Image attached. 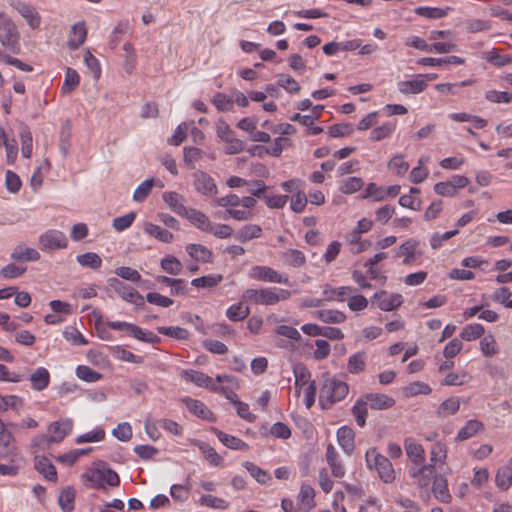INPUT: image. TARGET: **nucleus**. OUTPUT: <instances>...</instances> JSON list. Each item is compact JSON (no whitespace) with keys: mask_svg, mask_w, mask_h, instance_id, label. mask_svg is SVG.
Segmentation results:
<instances>
[{"mask_svg":"<svg viewBox=\"0 0 512 512\" xmlns=\"http://www.w3.org/2000/svg\"><path fill=\"white\" fill-rule=\"evenodd\" d=\"M291 292L286 289L267 287L260 289H247L242 294V300L251 302L256 305L271 306L276 305L280 301L288 300Z\"/></svg>","mask_w":512,"mask_h":512,"instance_id":"obj_1","label":"nucleus"},{"mask_svg":"<svg viewBox=\"0 0 512 512\" xmlns=\"http://www.w3.org/2000/svg\"><path fill=\"white\" fill-rule=\"evenodd\" d=\"M73 428L71 419H62L51 423L48 427V433L34 438L33 445L41 450L49 449L51 444L61 442Z\"/></svg>","mask_w":512,"mask_h":512,"instance_id":"obj_2","label":"nucleus"},{"mask_svg":"<svg viewBox=\"0 0 512 512\" xmlns=\"http://www.w3.org/2000/svg\"><path fill=\"white\" fill-rule=\"evenodd\" d=\"M349 392V386L337 378L326 379L320 389L319 403L323 409H330L332 406L343 400Z\"/></svg>","mask_w":512,"mask_h":512,"instance_id":"obj_3","label":"nucleus"},{"mask_svg":"<svg viewBox=\"0 0 512 512\" xmlns=\"http://www.w3.org/2000/svg\"><path fill=\"white\" fill-rule=\"evenodd\" d=\"M21 35L13 19L5 12H0V43L12 54L21 50Z\"/></svg>","mask_w":512,"mask_h":512,"instance_id":"obj_4","label":"nucleus"},{"mask_svg":"<svg viewBox=\"0 0 512 512\" xmlns=\"http://www.w3.org/2000/svg\"><path fill=\"white\" fill-rule=\"evenodd\" d=\"M367 467L372 470L375 469L379 478L386 484L394 482L396 475L390 460L380 454L376 448L369 449L365 454Z\"/></svg>","mask_w":512,"mask_h":512,"instance_id":"obj_5","label":"nucleus"},{"mask_svg":"<svg viewBox=\"0 0 512 512\" xmlns=\"http://www.w3.org/2000/svg\"><path fill=\"white\" fill-rule=\"evenodd\" d=\"M83 477L91 483L93 488H103L105 484L110 486H118L120 484L118 474L105 465L88 470Z\"/></svg>","mask_w":512,"mask_h":512,"instance_id":"obj_6","label":"nucleus"},{"mask_svg":"<svg viewBox=\"0 0 512 512\" xmlns=\"http://www.w3.org/2000/svg\"><path fill=\"white\" fill-rule=\"evenodd\" d=\"M107 284L112 288L124 301L141 307L145 304V298L133 287L123 283L118 278H109Z\"/></svg>","mask_w":512,"mask_h":512,"instance_id":"obj_7","label":"nucleus"},{"mask_svg":"<svg viewBox=\"0 0 512 512\" xmlns=\"http://www.w3.org/2000/svg\"><path fill=\"white\" fill-rule=\"evenodd\" d=\"M9 6L18 12L31 29H38L41 25V16L36 7L22 0H8Z\"/></svg>","mask_w":512,"mask_h":512,"instance_id":"obj_8","label":"nucleus"},{"mask_svg":"<svg viewBox=\"0 0 512 512\" xmlns=\"http://www.w3.org/2000/svg\"><path fill=\"white\" fill-rule=\"evenodd\" d=\"M248 276L251 279H254L257 281L278 283V284H288L289 283V277L287 275L281 274L269 266H261V265L253 266L249 270Z\"/></svg>","mask_w":512,"mask_h":512,"instance_id":"obj_9","label":"nucleus"},{"mask_svg":"<svg viewBox=\"0 0 512 512\" xmlns=\"http://www.w3.org/2000/svg\"><path fill=\"white\" fill-rule=\"evenodd\" d=\"M408 472L409 476L415 480L416 484L420 488L429 487L431 481L434 480L435 475H438L434 464H428L426 462L410 466Z\"/></svg>","mask_w":512,"mask_h":512,"instance_id":"obj_10","label":"nucleus"},{"mask_svg":"<svg viewBox=\"0 0 512 512\" xmlns=\"http://www.w3.org/2000/svg\"><path fill=\"white\" fill-rule=\"evenodd\" d=\"M39 248L43 251L64 249L68 245L65 234L59 230L50 229L39 236Z\"/></svg>","mask_w":512,"mask_h":512,"instance_id":"obj_11","label":"nucleus"},{"mask_svg":"<svg viewBox=\"0 0 512 512\" xmlns=\"http://www.w3.org/2000/svg\"><path fill=\"white\" fill-rule=\"evenodd\" d=\"M0 447L2 448L0 459L7 460L8 464H14L19 455L16 440L12 432L4 426L0 428Z\"/></svg>","mask_w":512,"mask_h":512,"instance_id":"obj_12","label":"nucleus"},{"mask_svg":"<svg viewBox=\"0 0 512 512\" xmlns=\"http://www.w3.org/2000/svg\"><path fill=\"white\" fill-rule=\"evenodd\" d=\"M193 178V186L198 193L204 196L217 194V185L209 174L203 171H196L193 174Z\"/></svg>","mask_w":512,"mask_h":512,"instance_id":"obj_13","label":"nucleus"},{"mask_svg":"<svg viewBox=\"0 0 512 512\" xmlns=\"http://www.w3.org/2000/svg\"><path fill=\"white\" fill-rule=\"evenodd\" d=\"M180 376L185 381L192 382L199 387H204L214 392H217L219 389V385H217L211 377L203 372L192 369L182 370Z\"/></svg>","mask_w":512,"mask_h":512,"instance_id":"obj_14","label":"nucleus"},{"mask_svg":"<svg viewBox=\"0 0 512 512\" xmlns=\"http://www.w3.org/2000/svg\"><path fill=\"white\" fill-rule=\"evenodd\" d=\"M373 301H377V306L382 311H392L403 302V297L400 294L388 295L384 290L376 292L373 296Z\"/></svg>","mask_w":512,"mask_h":512,"instance_id":"obj_15","label":"nucleus"},{"mask_svg":"<svg viewBox=\"0 0 512 512\" xmlns=\"http://www.w3.org/2000/svg\"><path fill=\"white\" fill-rule=\"evenodd\" d=\"M404 448L406 455L411 461L412 465L422 464L426 462V455L423 446L415 439L409 437L404 440Z\"/></svg>","mask_w":512,"mask_h":512,"instance_id":"obj_16","label":"nucleus"},{"mask_svg":"<svg viewBox=\"0 0 512 512\" xmlns=\"http://www.w3.org/2000/svg\"><path fill=\"white\" fill-rule=\"evenodd\" d=\"M420 242L416 239H409L400 245L397 256L404 257L403 264L409 265L422 255L419 250Z\"/></svg>","mask_w":512,"mask_h":512,"instance_id":"obj_17","label":"nucleus"},{"mask_svg":"<svg viewBox=\"0 0 512 512\" xmlns=\"http://www.w3.org/2000/svg\"><path fill=\"white\" fill-rule=\"evenodd\" d=\"M162 198L174 213L182 217H184L189 211V209L185 206L184 197L177 192H164Z\"/></svg>","mask_w":512,"mask_h":512,"instance_id":"obj_18","label":"nucleus"},{"mask_svg":"<svg viewBox=\"0 0 512 512\" xmlns=\"http://www.w3.org/2000/svg\"><path fill=\"white\" fill-rule=\"evenodd\" d=\"M368 405L373 410H387L395 405L394 398L380 393H367L364 395Z\"/></svg>","mask_w":512,"mask_h":512,"instance_id":"obj_19","label":"nucleus"},{"mask_svg":"<svg viewBox=\"0 0 512 512\" xmlns=\"http://www.w3.org/2000/svg\"><path fill=\"white\" fill-rule=\"evenodd\" d=\"M87 37V28L84 21H79L71 26L67 44L70 49H77Z\"/></svg>","mask_w":512,"mask_h":512,"instance_id":"obj_20","label":"nucleus"},{"mask_svg":"<svg viewBox=\"0 0 512 512\" xmlns=\"http://www.w3.org/2000/svg\"><path fill=\"white\" fill-rule=\"evenodd\" d=\"M183 402L185 403L189 412L195 416L207 421L215 420L213 413L203 402L192 398H186L183 400Z\"/></svg>","mask_w":512,"mask_h":512,"instance_id":"obj_21","label":"nucleus"},{"mask_svg":"<svg viewBox=\"0 0 512 512\" xmlns=\"http://www.w3.org/2000/svg\"><path fill=\"white\" fill-rule=\"evenodd\" d=\"M326 461L329 464L334 477L342 478L345 475V468L339 460V454L332 444L327 445Z\"/></svg>","mask_w":512,"mask_h":512,"instance_id":"obj_22","label":"nucleus"},{"mask_svg":"<svg viewBox=\"0 0 512 512\" xmlns=\"http://www.w3.org/2000/svg\"><path fill=\"white\" fill-rule=\"evenodd\" d=\"M397 85L398 90L405 95L418 94L426 88L425 79L419 75L410 80L399 81Z\"/></svg>","mask_w":512,"mask_h":512,"instance_id":"obj_23","label":"nucleus"},{"mask_svg":"<svg viewBox=\"0 0 512 512\" xmlns=\"http://www.w3.org/2000/svg\"><path fill=\"white\" fill-rule=\"evenodd\" d=\"M432 492L434 496L443 503H449L452 499L448 490L447 479L439 474L435 475L432 485Z\"/></svg>","mask_w":512,"mask_h":512,"instance_id":"obj_24","label":"nucleus"},{"mask_svg":"<svg viewBox=\"0 0 512 512\" xmlns=\"http://www.w3.org/2000/svg\"><path fill=\"white\" fill-rule=\"evenodd\" d=\"M354 431L347 427H340L337 431V440L344 452L350 455L354 451Z\"/></svg>","mask_w":512,"mask_h":512,"instance_id":"obj_25","label":"nucleus"},{"mask_svg":"<svg viewBox=\"0 0 512 512\" xmlns=\"http://www.w3.org/2000/svg\"><path fill=\"white\" fill-rule=\"evenodd\" d=\"M186 252L191 258L198 262L210 263L212 262L213 253L206 246L201 244H188L186 246Z\"/></svg>","mask_w":512,"mask_h":512,"instance_id":"obj_26","label":"nucleus"},{"mask_svg":"<svg viewBox=\"0 0 512 512\" xmlns=\"http://www.w3.org/2000/svg\"><path fill=\"white\" fill-rule=\"evenodd\" d=\"M198 229L208 232L211 229L212 222L203 212L190 208L184 216Z\"/></svg>","mask_w":512,"mask_h":512,"instance_id":"obj_27","label":"nucleus"},{"mask_svg":"<svg viewBox=\"0 0 512 512\" xmlns=\"http://www.w3.org/2000/svg\"><path fill=\"white\" fill-rule=\"evenodd\" d=\"M29 379L34 390L42 391L50 383V373L46 368L39 367L31 374Z\"/></svg>","mask_w":512,"mask_h":512,"instance_id":"obj_28","label":"nucleus"},{"mask_svg":"<svg viewBox=\"0 0 512 512\" xmlns=\"http://www.w3.org/2000/svg\"><path fill=\"white\" fill-rule=\"evenodd\" d=\"M11 258L15 261L34 262L40 259V254L33 248H29L24 245H17L11 253Z\"/></svg>","mask_w":512,"mask_h":512,"instance_id":"obj_29","label":"nucleus"},{"mask_svg":"<svg viewBox=\"0 0 512 512\" xmlns=\"http://www.w3.org/2000/svg\"><path fill=\"white\" fill-rule=\"evenodd\" d=\"M35 469L50 481L57 480L55 466L46 457H35Z\"/></svg>","mask_w":512,"mask_h":512,"instance_id":"obj_30","label":"nucleus"},{"mask_svg":"<svg viewBox=\"0 0 512 512\" xmlns=\"http://www.w3.org/2000/svg\"><path fill=\"white\" fill-rule=\"evenodd\" d=\"M214 433L216 434V436L218 437L219 441L225 445L226 447L230 448V449H233V450H247L248 449V444L244 441H242L241 439L235 437V436H232V435H229V434H226L216 428L213 429Z\"/></svg>","mask_w":512,"mask_h":512,"instance_id":"obj_31","label":"nucleus"},{"mask_svg":"<svg viewBox=\"0 0 512 512\" xmlns=\"http://www.w3.org/2000/svg\"><path fill=\"white\" fill-rule=\"evenodd\" d=\"M460 409V399L458 397H450L443 401L437 411L436 414L440 418H446L448 416L456 414Z\"/></svg>","mask_w":512,"mask_h":512,"instance_id":"obj_32","label":"nucleus"},{"mask_svg":"<svg viewBox=\"0 0 512 512\" xmlns=\"http://www.w3.org/2000/svg\"><path fill=\"white\" fill-rule=\"evenodd\" d=\"M353 288L350 286H342L338 288L331 287L330 285H326L323 290V295L325 296V300L327 301H339L342 302L346 299L348 293L352 292Z\"/></svg>","mask_w":512,"mask_h":512,"instance_id":"obj_33","label":"nucleus"},{"mask_svg":"<svg viewBox=\"0 0 512 512\" xmlns=\"http://www.w3.org/2000/svg\"><path fill=\"white\" fill-rule=\"evenodd\" d=\"M316 317L329 324H341L346 320V315L342 311L334 309L319 310L316 312Z\"/></svg>","mask_w":512,"mask_h":512,"instance_id":"obj_34","label":"nucleus"},{"mask_svg":"<svg viewBox=\"0 0 512 512\" xmlns=\"http://www.w3.org/2000/svg\"><path fill=\"white\" fill-rule=\"evenodd\" d=\"M368 407H369V405H368V402L366 401L364 395L361 396L359 399H357L354 406L352 407V414L355 418L356 423L360 427H364L366 424Z\"/></svg>","mask_w":512,"mask_h":512,"instance_id":"obj_35","label":"nucleus"},{"mask_svg":"<svg viewBox=\"0 0 512 512\" xmlns=\"http://www.w3.org/2000/svg\"><path fill=\"white\" fill-rule=\"evenodd\" d=\"M250 314L249 306L245 305L242 301L231 305L226 310V316L230 321L238 322L247 318Z\"/></svg>","mask_w":512,"mask_h":512,"instance_id":"obj_36","label":"nucleus"},{"mask_svg":"<svg viewBox=\"0 0 512 512\" xmlns=\"http://www.w3.org/2000/svg\"><path fill=\"white\" fill-rule=\"evenodd\" d=\"M144 231L148 235L156 238L157 240L163 243H170L174 238L173 234L170 231L152 223H146L144 226Z\"/></svg>","mask_w":512,"mask_h":512,"instance_id":"obj_37","label":"nucleus"},{"mask_svg":"<svg viewBox=\"0 0 512 512\" xmlns=\"http://www.w3.org/2000/svg\"><path fill=\"white\" fill-rule=\"evenodd\" d=\"M449 11H451L450 7L440 8V7H428L421 6L415 8V14L428 18V19H441L448 15Z\"/></svg>","mask_w":512,"mask_h":512,"instance_id":"obj_38","label":"nucleus"},{"mask_svg":"<svg viewBox=\"0 0 512 512\" xmlns=\"http://www.w3.org/2000/svg\"><path fill=\"white\" fill-rule=\"evenodd\" d=\"M262 235V228L259 225L249 224L243 226L235 234V238L240 242H246Z\"/></svg>","mask_w":512,"mask_h":512,"instance_id":"obj_39","label":"nucleus"},{"mask_svg":"<svg viewBox=\"0 0 512 512\" xmlns=\"http://www.w3.org/2000/svg\"><path fill=\"white\" fill-rule=\"evenodd\" d=\"M281 257L284 264L291 267H301L306 262L304 253L297 249H288Z\"/></svg>","mask_w":512,"mask_h":512,"instance_id":"obj_40","label":"nucleus"},{"mask_svg":"<svg viewBox=\"0 0 512 512\" xmlns=\"http://www.w3.org/2000/svg\"><path fill=\"white\" fill-rule=\"evenodd\" d=\"M366 368V353L358 352L348 359L347 369L351 374H359Z\"/></svg>","mask_w":512,"mask_h":512,"instance_id":"obj_41","label":"nucleus"},{"mask_svg":"<svg viewBox=\"0 0 512 512\" xmlns=\"http://www.w3.org/2000/svg\"><path fill=\"white\" fill-rule=\"evenodd\" d=\"M482 429L483 424L480 421L475 419L469 420L465 426L459 430L456 439L459 441L467 440Z\"/></svg>","mask_w":512,"mask_h":512,"instance_id":"obj_42","label":"nucleus"},{"mask_svg":"<svg viewBox=\"0 0 512 512\" xmlns=\"http://www.w3.org/2000/svg\"><path fill=\"white\" fill-rule=\"evenodd\" d=\"M447 458V447L441 442H436L432 445L430 450V461L428 464H434L436 468L437 464H445Z\"/></svg>","mask_w":512,"mask_h":512,"instance_id":"obj_43","label":"nucleus"},{"mask_svg":"<svg viewBox=\"0 0 512 512\" xmlns=\"http://www.w3.org/2000/svg\"><path fill=\"white\" fill-rule=\"evenodd\" d=\"M496 486L505 491L509 489L512 484V470L510 466L500 467L495 476Z\"/></svg>","mask_w":512,"mask_h":512,"instance_id":"obj_44","label":"nucleus"},{"mask_svg":"<svg viewBox=\"0 0 512 512\" xmlns=\"http://www.w3.org/2000/svg\"><path fill=\"white\" fill-rule=\"evenodd\" d=\"M431 391L432 390L430 386L424 382H413L403 387L402 389V393L406 398L414 397L421 394L428 395L431 393Z\"/></svg>","mask_w":512,"mask_h":512,"instance_id":"obj_45","label":"nucleus"},{"mask_svg":"<svg viewBox=\"0 0 512 512\" xmlns=\"http://www.w3.org/2000/svg\"><path fill=\"white\" fill-rule=\"evenodd\" d=\"M80 77L76 70L71 67L67 68L65 80L61 88L62 94H70L79 85Z\"/></svg>","mask_w":512,"mask_h":512,"instance_id":"obj_46","label":"nucleus"},{"mask_svg":"<svg viewBox=\"0 0 512 512\" xmlns=\"http://www.w3.org/2000/svg\"><path fill=\"white\" fill-rule=\"evenodd\" d=\"M223 280L221 274H211L195 278L191 281V285L196 288H213Z\"/></svg>","mask_w":512,"mask_h":512,"instance_id":"obj_47","label":"nucleus"},{"mask_svg":"<svg viewBox=\"0 0 512 512\" xmlns=\"http://www.w3.org/2000/svg\"><path fill=\"white\" fill-rule=\"evenodd\" d=\"M21 153L24 158H30L32 155L33 139L30 129L23 125L20 131Z\"/></svg>","mask_w":512,"mask_h":512,"instance_id":"obj_48","label":"nucleus"},{"mask_svg":"<svg viewBox=\"0 0 512 512\" xmlns=\"http://www.w3.org/2000/svg\"><path fill=\"white\" fill-rule=\"evenodd\" d=\"M77 262L83 267H89L91 269H98L101 267L102 259L94 252H87L80 254L76 258Z\"/></svg>","mask_w":512,"mask_h":512,"instance_id":"obj_49","label":"nucleus"},{"mask_svg":"<svg viewBox=\"0 0 512 512\" xmlns=\"http://www.w3.org/2000/svg\"><path fill=\"white\" fill-rule=\"evenodd\" d=\"M161 268L171 275H179L183 269L182 263L172 255H167L161 260Z\"/></svg>","mask_w":512,"mask_h":512,"instance_id":"obj_50","label":"nucleus"},{"mask_svg":"<svg viewBox=\"0 0 512 512\" xmlns=\"http://www.w3.org/2000/svg\"><path fill=\"white\" fill-rule=\"evenodd\" d=\"M484 333V327L481 324L474 323L465 326L460 333V337L465 341H473L482 337Z\"/></svg>","mask_w":512,"mask_h":512,"instance_id":"obj_51","label":"nucleus"},{"mask_svg":"<svg viewBox=\"0 0 512 512\" xmlns=\"http://www.w3.org/2000/svg\"><path fill=\"white\" fill-rule=\"evenodd\" d=\"M75 491L73 488L68 487L59 495L58 503L64 512H71L74 508Z\"/></svg>","mask_w":512,"mask_h":512,"instance_id":"obj_52","label":"nucleus"},{"mask_svg":"<svg viewBox=\"0 0 512 512\" xmlns=\"http://www.w3.org/2000/svg\"><path fill=\"white\" fill-rule=\"evenodd\" d=\"M76 375L79 379L89 383L97 382L102 378L101 373L93 370L92 368L86 365H79L76 368Z\"/></svg>","mask_w":512,"mask_h":512,"instance_id":"obj_53","label":"nucleus"},{"mask_svg":"<svg viewBox=\"0 0 512 512\" xmlns=\"http://www.w3.org/2000/svg\"><path fill=\"white\" fill-rule=\"evenodd\" d=\"M112 354L116 359L140 364L143 362V357L139 355H135L132 352L122 348L121 346H115L112 348Z\"/></svg>","mask_w":512,"mask_h":512,"instance_id":"obj_54","label":"nucleus"},{"mask_svg":"<svg viewBox=\"0 0 512 512\" xmlns=\"http://www.w3.org/2000/svg\"><path fill=\"white\" fill-rule=\"evenodd\" d=\"M480 349L486 357H492L499 352L495 338L491 334H488L481 339Z\"/></svg>","mask_w":512,"mask_h":512,"instance_id":"obj_55","label":"nucleus"},{"mask_svg":"<svg viewBox=\"0 0 512 512\" xmlns=\"http://www.w3.org/2000/svg\"><path fill=\"white\" fill-rule=\"evenodd\" d=\"M396 128L395 122H387L375 128L371 132V139L374 141H381L391 136Z\"/></svg>","mask_w":512,"mask_h":512,"instance_id":"obj_56","label":"nucleus"},{"mask_svg":"<svg viewBox=\"0 0 512 512\" xmlns=\"http://www.w3.org/2000/svg\"><path fill=\"white\" fill-rule=\"evenodd\" d=\"M157 331L162 335L178 340H185L189 336V332L186 329L178 326L158 327Z\"/></svg>","mask_w":512,"mask_h":512,"instance_id":"obj_57","label":"nucleus"},{"mask_svg":"<svg viewBox=\"0 0 512 512\" xmlns=\"http://www.w3.org/2000/svg\"><path fill=\"white\" fill-rule=\"evenodd\" d=\"M154 185V179L150 178L143 181L134 191L133 200L136 202H143L151 193Z\"/></svg>","mask_w":512,"mask_h":512,"instance_id":"obj_58","label":"nucleus"},{"mask_svg":"<svg viewBox=\"0 0 512 512\" xmlns=\"http://www.w3.org/2000/svg\"><path fill=\"white\" fill-rule=\"evenodd\" d=\"M364 182L360 177H349L342 181L340 191L344 194H352L359 191Z\"/></svg>","mask_w":512,"mask_h":512,"instance_id":"obj_59","label":"nucleus"},{"mask_svg":"<svg viewBox=\"0 0 512 512\" xmlns=\"http://www.w3.org/2000/svg\"><path fill=\"white\" fill-rule=\"evenodd\" d=\"M135 218H136V213L129 212L123 216L114 218L113 222H112V226L116 231L122 232L132 225Z\"/></svg>","mask_w":512,"mask_h":512,"instance_id":"obj_60","label":"nucleus"},{"mask_svg":"<svg viewBox=\"0 0 512 512\" xmlns=\"http://www.w3.org/2000/svg\"><path fill=\"white\" fill-rule=\"evenodd\" d=\"M107 326L114 330H124L133 337L141 334V328L133 323L110 321L107 322Z\"/></svg>","mask_w":512,"mask_h":512,"instance_id":"obj_61","label":"nucleus"},{"mask_svg":"<svg viewBox=\"0 0 512 512\" xmlns=\"http://www.w3.org/2000/svg\"><path fill=\"white\" fill-rule=\"evenodd\" d=\"M388 167L394 171L397 175H404L408 169L409 164L404 160V156L401 154L395 155L388 163Z\"/></svg>","mask_w":512,"mask_h":512,"instance_id":"obj_62","label":"nucleus"},{"mask_svg":"<svg viewBox=\"0 0 512 512\" xmlns=\"http://www.w3.org/2000/svg\"><path fill=\"white\" fill-rule=\"evenodd\" d=\"M244 467L247 469V471L251 474L253 478L256 479L257 482L261 484L267 483L271 478L269 474L262 470L260 467L256 466L255 464L251 462H245Z\"/></svg>","mask_w":512,"mask_h":512,"instance_id":"obj_63","label":"nucleus"},{"mask_svg":"<svg viewBox=\"0 0 512 512\" xmlns=\"http://www.w3.org/2000/svg\"><path fill=\"white\" fill-rule=\"evenodd\" d=\"M277 84L284 88L289 93H297L300 90V85L290 75L281 74L278 76Z\"/></svg>","mask_w":512,"mask_h":512,"instance_id":"obj_64","label":"nucleus"}]
</instances>
